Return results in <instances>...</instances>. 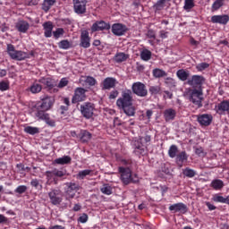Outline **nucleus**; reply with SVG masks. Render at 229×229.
I'll return each mask as SVG.
<instances>
[{"label": "nucleus", "instance_id": "nucleus-1", "mask_svg": "<svg viewBox=\"0 0 229 229\" xmlns=\"http://www.w3.org/2000/svg\"><path fill=\"white\" fill-rule=\"evenodd\" d=\"M116 106L123 110L128 117L135 115V106H133V93L131 89L122 91L121 97L116 100Z\"/></svg>", "mask_w": 229, "mask_h": 229}, {"label": "nucleus", "instance_id": "nucleus-2", "mask_svg": "<svg viewBox=\"0 0 229 229\" xmlns=\"http://www.w3.org/2000/svg\"><path fill=\"white\" fill-rule=\"evenodd\" d=\"M7 53L13 60H17L18 62H21V60L29 58L28 53L15 50V47L12 44L7 45Z\"/></svg>", "mask_w": 229, "mask_h": 229}, {"label": "nucleus", "instance_id": "nucleus-3", "mask_svg": "<svg viewBox=\"0 0 229 229\" xmlns=\"http://www.w3.org/2000/svg\"><path fill=\"white\" fill-rule=\"evenodd\" d=\"M189 99L191 103H193V105H195V106L201 108V106H203V89H191Z\"/></svg>", "mask_w": 229, "mask_h": 229}, {"label": "nucleus", "instance_id": "nucleus-4", "mask_svg": "<svg viewBox=\"0 0 229 229\" xmlns=\"http://www.w3.org/2000/svg\"><path fill=\"white\" fill-rule=\"evenodd\" d=\"M94 104L90 102H85L81 106V114L85 117V119H90L94 115L95 110Z\"/></svg>", "mask_w": 229, "mask_h": 229}, {"label": "nucleus", "instance_id": "nucleus-5", "mask_svg": "<svg viewBox=\"0 0 229 229\" xmlns=\"http://www.w3.org/2000/svg\"><path fill=\"white\" fill-rule=\"evenodd\" d=\"M131 90L133 94L140 98H146L148 96V89H146V85L142 82H134L131 86Z\"/></svg>", "mask_w": 229, "mask_h": 229}, {"label": "nucleus", "instance_id": "nucleus-6", "mask_svg": "<svg viewBox=\"0 0 229 229\" xmlns=\"http://www.w3.org/2000/svg\"><path fill=\"white\" fill-rule=\"evenodd\" d=\"M190 87L196 89L197 90L202 89L201 87L205 83V77L201 75H193L191 79L187 81Z\"/></svg>", "mask_w": 229, "mask_h": 229}, {"label": "nucleus", "instance_id": "nucleus-7", "mask_svg": "<svg viewBox=\"0 0 229 229\" xmlns=\"http://www.w3.org/2000/svg\"><path fill=\"white\" fill-rule=\"evenodd\" d=\"M48 198L50 199V203L52 205L57 206L62 203L63 199H62V191L56 190V189H52L48 192Z\"/></svg>", "mask_w": 229, "mask_h": 229}, {"label": "nucleus", "instance_id": "nucleus-8", "mask_svg": "<svg viewBox=\"0 0 229 229\" xmlns=\"http://www.w3.org/2000/svg\"><path fill=\"white\" fill-rule=\"evenodd\" d=\"M87 91L83 88H76L74 90V95L72 98V103H80L81 101H85L87 99Z\"/></svg>", "mask_w": 229, "mask_h": 229}, {"label": "nucleus", "instance_id": "nucleus-9", "mask_svg": "<svg viewBox=\"0 0 229 229\" xmlns=\"http://www.w3.org/2000/svg\"><path fill=\"white\" fill-rule=\"evenodd\" d=\"M73 10L78 15H83L87 12V0H73Z\"/></svg>", "mask_w": 229, "mask_h": 229}, {"label": "nucleus", "instance_id": "nucleus-10", "mask_svg": "<svg viewBox=\"0 0 229 229\" xmlns=\"http://www.w3.org/2000/svg\"><path fill=\"white\" fill-rule=\"evenodd\" d=\"M145 140V142H150L151 141V136L147 135L144 138L140 139V140H135L134 141V153L136 155H144L145 150H144V145L140 142L141 140Z\"/></svg>", "mask_w": 229, "mask_h": 229}, {"label": "nucleus", "instance_id": "nucleus-11", "mask_svg": "<svg viewBox=\"0 0 229 229\" xmlns=\"http://www.w3.org/2000/svg\"><path fill=\"white\" fill-rule=\"evenodd\" d=\"M119 171L121 173V180L124 185H128V183L132 182L131 170L130 168L120 167Z\"/></svg>", "mask_w": 229, "mask_h": 229}, {"label": "nucleus", "instance_id": "nucleus-12", "mask_svg": "<svg viewBox=\"0 0 229 229\" xmlns=\"http://www.w3.org/2000/svg\"><path fill=\"white\" fill-rule=\"evenodd\" d=\"M128 31V28L126 25H123L121 23H114L112 26V33L116 37H123L124 33Z\"/></svg>", "mask_w": 229, "mask_h": 229}, {"label": "nucleus", "instance_id": "nucleus-13", "mask_svg": "<svg viewBox=\"0 0 229 229\" xmlns=\"http://www.w3.org/2000/svg\"><path fill=\"white\" fill-rule=\"evenodd\" d=\"M55 103V98H51V97H45L42 99V103L41 104H38L36 106V107L41 109V110H45L47 111L49 110V108H51V106H53V104Z\"/></svg>", "mask_w": 229, "mask_h": 229}, {"label": "nucleus", "instance_id": "nucleus-14", "mask_svg": "<svg viewBox=\"0 0 229 229\" xmlns=\"http://www.w3.org/2000/svg\"><path fill=\"white\" fill-rule=\"evenodd\" d=\"M169 210L171 212H174V214H176V212H180V214H187L189 208H187V205L182 202H179V203L171 205L169 207Z\"/></svg>", "mask_w": 229, "mask_h": 229}, {"label": "nucleus", "instance_id": "nucleus-15", "mask_svg": "<svg viewBox=\"0 0 229 229\" xmlns=\"http://www.w3.org/2000/svg\"><path fill=\"white\" fill-rule=\"evenodd\" d=\"M80 46L81 47H84V49L90 47V36H89L88 30H81Z\"/></svg>", "mask_w": 229, "mask_h": 229}, {"label": "nucleus", "instance_id": "nucleus-16", "mask_svg": "<svg viewBox=\"0 0 229 229\" xmlns=\"http://www.w3.org/2000/svg\"><path fill=\"white\" fill-rule=\"evenodd\" d=\"M78 191H80V184H77L75 182H69L68 188L66 190L67 198L72 199V198L76 196V192H78Z\"/></svg>", "mask_w": 229, "mask_h": 229}, {"label": "nucleus", "instance_id": "nucleus-17", "mask_svg": "<svg viewBox=\"0 0 229 229\" xmlns=\"http://www.w3.org/2000/svg\"><path fill=\"white\" fill-rule=\"evenodd\" d=\"M117 83L115 78L107 77L102 82V90H110V89H114Z\"/></svg>", "mask_w": 229, "mask_h": 229}, {"label": "nucleus", "instance_id": "nucleus-18", "mask_svg": "<svg viewBox=\"0 0 229 229\" xmlns=\"http://www.w3.org/2000/svg\"><path fill=\"white\" fill-rule=\"evenodd\" d=\"M103 30H110V23H106L105 21H99L91 26V31H103Z\"/></svg>", "mask_w": 229, "mask_h": 229}, {"label": "nucleus", "instance_id": "nucleus-19", "mask_svg": "<svg viewBox=\"0 0 229 229\" xmlns=\"http://www.w3.org/2000/svg\"><path fill=\"white\" fill-rule=\"evenodd\" d=\"M229 21V16L228 14H223V15H214L211 17V22L213 24H228Z\"/></svg>", "mask_w": 229, "mask_h": 229}, {"label": "nucleus", "instance_id": "nucleus-20", "mask_svg": "<svg viewBox=\"0 0 229 229\" xmlns=\"http://www.w3.org/2000/svg\"><path fill=\"white\" fill-rule=\"evenodd\" d=\"M66 173L67 172H65V170L54 169L52 171H47L46 176L48 180H52L54 176H56L57 178H62L65 176Z\"/></svg>", "mask_w": 229, "mask_h": 229}, {"label": "nucleus", "instance_id": "nucleus-21", "mask_svg": "<svg viewBox=\"0 0 229 229\" xmlns=\"http://www.w3.org/2000/svg\"><path fill=\"white\" fill-rule=\"evenodd\" d=\"M198 123H199L201 126H210L212 123V115L201 114L198 116Z\"/></svg>", "mask_w": 229, "mask_h": 229}, {"label": "nucleus", "instance_id": "nucleus-22", "mask_svg": "<svg viewBox=\"0 0 229 229\" xmlns=\"http://www.w3.org/2000/svg\"><path fill=\"white\" fill-rule=\"evenodd\" d=\"M163 115L166 123L169 121H174V117H176V110L173 108L165 109L163 113Z\"/></svg>", "mask_w": 229, "mask_h": 229}, {"label": "nucleus", "instance_id": "nucleus-23", "mask_svg": "<svg viewBox=\"0 0 229 229\" xmlns=\"http://www.w3.org/2000/svg\"><path fill=\"white\" fill-rule=\"evenodd\" d=\"M217 112L218 114H222L226 112L229 115V101L228 100H224L221 103L217 105Z\"/></svg>", "mask_w": 229, "mask_h": 229}, {"label": "nucleus", "instance_id": "nucleus-24", "mask_svg": "<svg viewBox=\"0 0 229 229\" xmlns=\"http://www.w3.org/2000/svg\"><path fill=\"white\" fill-rule=\"evenodd\" d=\"M38 81L39 83H42V85H46L47 89H53L54 87H56V81L51 78H42Z\"/></svg>", "mask_w": 229, "mask_h": 229}, {"label": "nucleus", "instance_id": "nucleus-25", "mask_svg": "<svg viewBox=\"0 0 229 229\" xmlns=\"http://www.w3.org/2000/svg\"><path fill=\"white\" fill-rule=\"evenodd\" d=\"M43 28L45 30V37L49 38L53 35V22L47 21L43 24Z\"/></svg>", "mask_w": 229, "mask_h": 229}, {"label": "nucleus", "instance_id": "nucleus-26", "mask_svg": "<svg viewBox=\"0 0 229 229\" xmlns=\"http://www.w3.org/2000/svg\"><path fill=\"white\" fill-rule=\"evenodd\" d=\"M16 28L21 33H26L30 30V23L28 21H21L17 23Z\"/></svg>", "mask_w": 229, "mask_h": 229}, {"label": "nucleus", "instance_id": "nucleus-27", "mask_svg": "<svg viewBox=\"0 0 229 229\" xmlns=\"http://www.w3.org/2000/svg\"><path fill=\"white\" fill-rule=\"evenodd\" d=\"M78 138L81 140V142H89V140L92 139V134L88 131H81L78 135Z\"/></svg>", "mask_w": 229, "mask_h": 229}, {"label": "nucleus", "instance_id": "nucleus-28", "mask_svg": "<svg viewBox=\"0 0 229 229\" xmlns=\"http://www.w3.org/2000/svg\"><path fill=\"white\" fill-rule=\"evenodd\" d=\"M55 3H56V0H44L42 4V10H44V12H49V10H51V6H54Z\"/></svg>", "mask_w": 229, "mask_h": 229}, {"label": "nucleus", "instance_id": "nucleus-29", "mask_svg": "<svg viewBox=\"0 0 229 229\" xmlns=\"http://www.w3.org/2000/svg\"><path fill=\"white\" fill-rule=\"evenodd\" d=\"M36 110H37L36 117H38V119L41 121H45L47 117L49 115V114L46 113V110L39 109V107L36 106Z\"/></svg>", "mask_w": 229, "mask_h": 229}, {"label": "nucleus", "instance_id": "nucleus-30", "mask_svg": "<svg viewBox=\"0 0 229 229\" xmlns=\"http://www.w3.org/2000/svg\"><path fill=\"white\" fill-rule=\"evenodd\" d=\"M71 157L64 156L63 157L56 158L55 160V164H59L60 165H65V164H71Z\"/></svg>", "mask_w": 229, "mask_h": 229}, {"label": "nucleus", "instance_id": "nucleus-31", "mask_svg": "<svg viewBox=\"0 0 229 229\" xmlns=\"http://www.w3.org/2000/svg\"><path fill=\"white\" fill-rule=\"evenodd\" d=\"M114 62H116L117 64H121L128 60V55H126V54L124 53H118L114 55Z\"/></svg>", "mask_w": 229, "mask_h": 229}, {"label": "nucleus", "instance_id": "nucleus-32", "mask_svg": "<svg viewBox=\"0 0 229 229\" xmlns=\"http://www.w3.org/2000/svg\"><path fill=\"white\" fill-rule=\"evenodd\" d=\"M154 78H164L167 76V72L162 69L156 68L153 70Z\"/></svg>", "mask_w": 229, "mask_h": 229}, {"label": "nucleus", "instance_id": "nucleus-33", "mask_svg": "<svg viewBox=\"0 0 229 229\" xmlns=\"http://www.w3.org/2000/svg\"><path fill=\"white\" fill-rule=\"evenodd\" d=\"M211 187L215 189L216 191H220V189H223L225 187V183L221 180H214L211 182Z\"/></svg>", "mask_w": 229, "mask_h": 229}, {"label": "nucleus", "instance_id": "nucleus-34", "mask_svg": "<svg viewBox=\"0 0 229 229\" xmlns=\"http://www.w3.org/2000/svg\"><path fill=\"white\" fill-rule=\"evenodd\" d=\"M182 174L183 176H186V178H194V176H196V171L186 167L182 170Z\"/></svg>", "mask_w": 229, "mask_h": 229}, {"label": "nucleus", "instance_id": "nucleus-35", "mask_svg": "<svg viewBox=\"0 0 229 229\" xmlns=\"http://www.w3.org/2000/svg\"><path fill=\"white\" fill-rule=\"evenodd\" d=\"M140 58L144 60V62H149V60H151V51L148 49L141 51Z\"/></svg>", "mask_w": 229, "mask_h": 229}, {"label": "nucleus", "instance_id": "nucleus-36", "mask_svg": "<svg viewBox=\"0 0 229 229\" xmlns=\"http://www.w3.org/2000/svg\"><path fill=\"white\" fill-rule=\"evenodd\" d=\"M177 77L181 81H187V79L189 78V72H185L184 70H179L177 71Z\"/></svg>", "mask_w": 229, "mask_h": 229}, {"label": "nucleus", "instance_id": "nucleus-37", "mask_svg": "<svg viewBox=\"0 0 229 229\" xmlns=\"http://www.w3.org/2000/svg\"><path fill=\"white\" fill-rule=\"evenodd\" d=\"M90 173H92V170H89V169L80 171L78 173L76 178H77V180H84V178L86 176H89L90 174Z\"/></svg>", "mask_w": 229, "mask_h": 229}, {"label": "nucleus", "instance_id": "nucleus-38", "mask_svg": "<svg viewBox=\"0 0 229 229\" xmlns=\"http://www.w3.org/2000/svg\"><path fill=\"white\" fill-rule=\"evenodd\" d=\"M24 131L30 135H37V133L39 131V129L38 127L27 126L24 128Z\"/></svg>", "mask_w": 229, "mask_h": 229}, {"label": "nucleus", "instance_id": "nucleus-39", "mask_svg": "<svg viewBox=\"0 0 229 229\" xmlns=\"http://www.w3.org/2000/svg\"><path fill=\"white\" fill-rule=\"evenodd\" d=\"M84 82L86 85H89V87H94L98 83V81H96V78L92 76H87L84 80Z\"/></svg>", "mask_w": 229, "mask_h": 229}, {"label": "nucleus", "instance_id": "nucleus-40", "mask_svg": "<svg viewBox=\"0 0 229 229\" xmlns=\"http://www.w3.org/2000/svg\"><path fill=\"white\" fill-rule=\"evenodd\" d=\"M42 91V85L38 83H34L30 86V92L32 94H38V92Z\"/></svg>", "mask_w": 229, "mask_h": 229}, {"label": "nucleus", "instance_id": "nucleus-41", "mask_svg": "<svg viewBox=\"0 0 229 229\" xmlns=\"http://www.w3.org/2000/svg\"><path fill=\"white\" fill-rule=\"evenodd\" d=\"M166 2L167 0H158L154 5L155 10H157V12H160V10H164Z\"/></svg>", "mask_w": 229, "mask_h": 229}, {"label": "nucleus", "instance_id": "nucleus-42", "mask_svg": "<svg viewBox=\"0 0 229 229\" xmlns=\"http://www.w3.org/2000/svg\"><path fill=\"white\" fill-rule=\"evenodd\" d=\"M222 6H225V3L219 0H216L211 6V10L212 12H217V10H219V8H222Z\"/></svg>", "mask_w": 229, "mask_h": 229}, {"label": "nucleus", "instance_id": "nucleus-43", "mask_svg": "<svg viewBox=\"0 0 229 229\" xmlns=\"http://www.w3.org/2000/svg\"><path fill=\"white\" fill-rule=\"evenodd\" d=\"M176 153H178V147H176V145H172L168 150L170 158H174L176 157Z\"/></svg>", "mask_w": 229, "mask_h": 229}, {"label": "nucleus", "instance_id": "nucleus-44", "mask_svg": "<svg viewBox=\"0 0 229 229\" xmlns=\"http://www.w3.org/2000/svg\"><path fill=\"white\" fill-rule=\"evenodd\" d=\"M100 191L102 194H106V196H110V194H112V186L108 184H104Z\"/></svg>", "mask_w": 229, "mask_h": 229}, {"label": "nucleus", "instance_id": "nucleus-45", "mask_svg": "<svg viewBox=\"0 0 229 229\" xmlns=\"http://www.w3.org/2000/svg\"><path fill=\"white\" fill-rule=\"evenodd\" d=\"M160 86H150L148 91L152 96H157V94H160Z\"/></svg>", "mask_w": 229, "mask_h": 229}, {"label": "nucleus", "instance_id": "nucleus-46", "mask_svg": "<svg viewBox=\"0 0 229 229\" xmlns=\"http://www.w3.org/2000/svg\"><path fill=\"white\" fill-rule=\"evenodd\" d=\"M227 200H228V197L225 198V197L219 196V195H216L213 198V201H216V203H226Z\"/></svg>", "mask_w": 229, "mask_h": 229}, {"label": "nucleus", "instance_id": "nucleus-47", "mask_svg": "<svg viewBox=\"0 0 229 229\" xmlns=\"http://www.w3.org/2000/svg\"><path fill=\"white\" fill-rule=\"evenodd\" d=\"M191 8H194V0H185L184 10H191Z\"/></svg>", "mask_w": 229, "mask_h": 229}, {"label": "nucleus", "instance_id": "nucleus-48", "mask_svg": "<svg viewBox=\"0 0 229 229\" xmlns=\"http://www.w3.org/2000/svg\"><path fill=\"white\" fill-rule=\"evenodd\" d=\"M177 162H183L184 160H187V153L185 151L181 152L176 156Z\"/></svg>", "mask_w": 229, "mask_h": 229}, {"label": "nucleus", "instance_id": "nucleus-49", "mask_svg": "<svg viewBox=\"0 0 229 229\" xmlns=\"http://www.w3.org/2000/svg\"><path fill=\"white\" fill-rule=\"evenodd\" d=\"M59 47L61 49H69V47H71V43L68 40H62L59 43Z\"/></svg>", "mask_w": 229, "mask_h": 229}, {"label": "nucleus", "instance_id": "nucleus-50", "mask_svg": "<svg viewBox=\"0 0 229 229\" xmlns=\"http://www.w3.org/2000/svg\"><path fill=\"white\" fill-rule=\"evenodd\" d=\"M208 67H210V64H208V63H200L197 64L196 69L201 72L205 71V69H208Z\"/></svg>", "mask_w": 229, "mask_h": 229}, {"label": "nucleus", "instance_id": "nucleus-51", "mask_svg": "<svg viewBox=\"0 0 229 229\" xmlns=\"http://www.w3.org/2000/svg\"><path fill=\"white\" fill-rule=\"evenodd\" d=\"M26 191H28V187L25 185H21L15 189L14 192H16L17 194H24Z\"/></svg>", "mask_w": 229, "mask_h": 229}, {"label": "nucleus", "instance_id": "nucleus-52", "mask_svg": "<svg viewBox=\"0 0 229 229\" xmlns=\"http://www.w3.org/2000/svg\"><path fill=\"white\" fill-rule=\"evenodd\" d=\"M64 29L58 28V29H56L55 31L53 32V35H54L55 38H60V37H62V35H64Z\"/></svg>", "mask_w": 229, "mask_h": 229}, {"label": "nucleus", "instance_id": "nucleus-53", "mask_svg": "<svg viewBox=\"0 0 229 229\" xmlns=\"http://www.w3.org/2000/svg\"><path fill=\"white\" fill-rule=\"evenodd\" d=\"M67 85H69V81L65 78H63L59 81L57 87H58V89H64V87H67Z\"/></svg>", "mask_w": 229, "mask_h": 229}, {"label": "nucleus", "instance_id": "nucleus-54", "mask_svg": "<svg viewBox=\"0 0 229 229\" xmlns=\"http://www.w3.org/2000/svg\"><path fill=\"white\" fill-rule=\"evenodd\" d=\"M8 89H10V83H8L7 81L0 82V90H2V92H4V90H8Z\"/></svg>", "mask_w": 229, "mask_h": 229}, {"label": "nucleus", "instance_id": "nucleus-55", "mask_svg": "<svg viewBox=\"0 0 229 229\" xmlns=\"http://www.w3.org/2000/svg\"><path fill=\"white\" fill-rule=\"evenodd\" d=\"M78 221H80V223H87V221H89V216L87 214H82V216L79 217Z\"/></svg>", "mask_w": 229, "mask_h": 229}, {"label": "nucleus", "instance_id": "nucleus-56", "mask_svg": "<svg viewBox=\"0 0 229 229\" xmlns=\"http://www.w3.org/2000/svg\"><path fill=\"white\" fill-rule=\"evenodd\" d=\"M44 121L48 124V126H52V127L55 126V120H51L49 118V114L47 115V119H45Z\"/></svg>", "mask_w": 229, "mask_h": 229}, {"label": "nucleus", "instance_id": "nucleus-57", "mask_svg": "<svg viewBox=\"0 0 229 229\" xmlns=\"http://www.w3.org/2000/svg\"><path fill=\"white\" fill-rule=\"evenodd\" d=\"M147 37H148V38H156L157 34L155 33V30H148V32H147Z\"/></svg>", "mask_w": 229, "mask_h": 229}, {"label": "nucleus", "instance_id": "nucleus-58", "mask_svg": "<svg viewBox=\"0 0 229 229\" xmlns=\"http://www.w3.org/2000/svg\"><path fill=\"white\" fill-rule=\"evenodd\" d=\"M117 96H119V91L113 90L110 92L109 99H115V98H117Z\"/></svg>", "mask_w": 229, "mask_h": 229}, {"label": "nucleus", "instance_id": "nucleus-59", "mask_svg": "<svg viewBox=\"0 0 229 229\" xmlns=\"http://www.w3.org/2000/svg\"><path fill=\"white\" fill-rule=\"evenodd\" d=\"M159 37L160 38H167V37H169V32L165 31V30H161L159 31Z\"/></svg>", "mask_w": 229, "mask_h": 229}, {"label": "nucleus", "instance_id": "nucleus-60", "mask_svg": "<svg viewBox=\"0 0 229 229\" xmlns=\"http://www.w3.org/2000/svg\"><path fill=\"white\" fill-rule=\"evenodd\" d=\"M16 168L18 169V173H22L26 171V167L22 164L16 165Z\"/></svg>", "mask_w": 229, "mask_h": 229}, {"label": "nucleus", "instance_id": "nucleus-61", "mask_svg": "<svg viewBox=\"0 0 229 229\" xmlns=\"http://www.w3.org/2000/svg\"><path fill=\"white\" fill-rule=\"evenodd\" d=\"M30 185L32 187H35L36 189L38 187V185H40V182H38V179H33L31 182H30Z\"/></svg>", "mask_w": 229, "mask_h": 229}, {"label": "nucleus", "instance_id": "nucleus-62", "mask_svg": "<svg viewBox=\"0 0 229 229\" xmlns=\"http://www.w3.org/2000/svg\"><path fill=\"white\" fill-rule=\"evenodd\" d=\"M195 153L196 155H199V157H203L204 152H203V148H195Z\"/></svg>", "mask_w": 229, "mask_h": 229}, {"label": "nucleus", "instance_id": "nucleus-63", "mask_svg": "<svg viewBox=\"0 0 229 229\" xmlns=\"http://www.w3.org/2000/svg\"><path fill=\"white\" fill-rule=\"evenodd\" d=\"M206 206L208 207V210H216V206H214L210 202H206Z\"/></svg>", "mask_w": 229, "mask_h": 229}, {"label": "nucleus", "instance_id": "nucleus-64", "mask_svg": "<svg viewBox=\"0 0 229 229\" xmlns=\"http://www.w3.org/2000/svg\"><path fill=\"white\" fill-rule=\"evenodd\" d=\"M6 221H8V218H6V216H4V215L0 214V225H2L3 223H6Z\"/></svg>", "mask_w": 229, "mask_h": 229}]
</instances>
